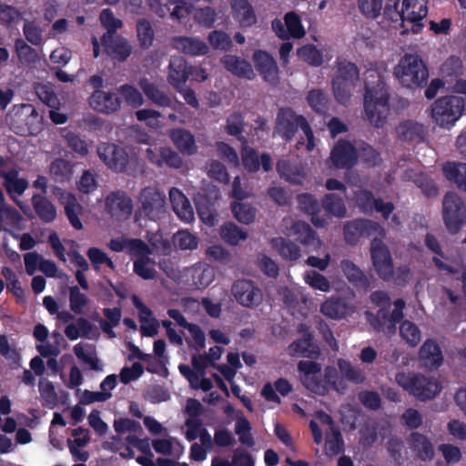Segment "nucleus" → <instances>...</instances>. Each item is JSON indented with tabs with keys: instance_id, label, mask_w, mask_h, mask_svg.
<instances>
[{
	"instance_id": "nucleus-1",
	"label": "nucleus",
	"mask_w": 466,
	"mask_h": 466,
	"mask_svg": "<svg viewBox=\"0 0 466 466\" xmlns=\"http://www.w3.org/2000/svg\"><path fill=\"white\" fill-rule=\"evenodd\" d=\"M354 235H376L370 245L371 259L376 272L384 279L393 276V263L388 247L377 236L383 237L384 229L377 223L370 220H360L349 223L345 227V238L348 242L355 241Z\"/></svg>"
},
{
	"instance_id": "nucleus-2",
	"label": "nucleus",
	"mask_w": 466,
	"mask_h": 466,
	"mask_svg": "<svg viewBox=\"0 0 466 466\" xmlns=\"http://www.w3.org/2000/svg\"><path fill=\"white\" fill-rule=\"evenodd\" d=\"M364 117L374 127H382L390 112L389 92L380 71L373 68L364 73Z\"/></svg>"
},
{
	"instance_id": "nucleus-3",
	"label": "nucleus",
	"mask_w": 466,
	"mask_h": 466,
	"mask_svg": "<svg viewBox=\"0 0 466 466\" xmlns=\"http://www.w3.org/2000/svg\"><path fill=\"white\" fill-rule=\"evenodd\" d=\"M298 371L302 384L311 392L325 395L330 389L342 392L346 386L338 376L334 367H327L322 372L321 365L312 360H300Z\"/></svg>"
},
{
	"instance_id": "nucleus-4",
	"label": "nucleus",
	"mask_w": 466,
	"mask_h": 466,
	"mask_svg": "<svg viewBox=\"0 0 466 466\" xmlns=\"http://www.w3.org/2000/svg\"><path fill=\"white\" fill-rule=\"evenodd\" d=\"M314 441L320 444L324 441V453L333 457L341 453L344 450V441L340 431L334 425L331 417L318 411L309 422Z\"/></svg>"
},
{
	"instance_id": "nucleus-5",
	"label": "nucleus",
	"mask_w": 466,
	"mask_h": 466,
	"mask_svg": "<svg viewBox=\"0 0 466 466\" xmlns=\"http://www.w3.org/2000/svg\"><path fill=\"white\" fill-rule=\"evenodd\" d=\"M466 103L463 97L448 95L436 99L430 106L432 123L442 129L451 130L461 118Z\"/></svg>"
},
{
	"instance_id": "nucleus-6",
	"label": "nucleus",
	"mask_w": 466,
	"mask_h": 466,
	"mask_svg": "<svg viewBox=\"0 0 466 466\" xmlns=\"http://www.w3.org/2000/svg\"><path fill=\"white\" fill-rule=\"evenodd\" d=\"M299 127L303 131L307 141L306 143L299 141L298 148L300 149L305 145L308 152L312 151L316 146L312 130L306 118L297 115L291 109L282 108L278 113L274 136L278 135L285 140H290Z\"/></svg>"
},
{
	"instance_id": "nucleus-7",
	"label": "nucleus",
	"mask_w": 466,
	"mask_h": 466,
	"mask_svg": "<svg viewBox=\"0 0 466 466\" xmlns=\"http://www.w3.org/2000/svg\"><path fill=\"white\" fill-rule=\"evenodd\" d=\"M394 76L403 87L416 89L428 80V69L417 54H405L394 67Z\"/></svg>"
},
{
	"instance_id": "nucleus-8",
	"label": "nucleus",
	"mask_w": 466,
	"mask_h": 466,
	"mask_svg": "<svg viewBox=\"0 0 466 466\" xmlns=\"http://www.w3.org/2000/svg\"><path fill=\"white\" fill-rule=\"evenodd\" d=\"M396 382L414 397L426 400L434 398L441 390L439 380L424 375L398 373Z\"/></svg>"
},
{
	"instance_id": "nucleus-9",
	"label": "nucleus",
	"mask_w": 466,
	"mask_h": 466,
	"mask_svg": "<svg viewBox=\"0 0 466 466\" xmlns=\"http://www.w3.org/2000/svg\"><path fill=\"white\" fill-rule=\"evenodd\" d=\"M370 299L372 303L380 308L378 312V325L373 324L374 327L387 335L393 334L395 332V323L403 317L404 301L402 299L395 300L393 303L394 309L389 313L388 308L390 307V302L386 293L382 291L373 292Z\"/></svg>"
},
{
	"instance_id": "nucleus-10",
	"label": "nucleus",
	"mask_w": 466,
	"mask_h": 466,
	"mask_svg": "<svg viewBox=\"0 0 466 466\" xmlns=\"http://www.w3.org/2000/svg\"><path fill=\"white\" fill-rule=\"evenodd\" d=\"M8 118L10 125L19 134L35 136L44 127L43 116L29 104L14 106Z\"/></svg>"
},
{
	"instance_id": "nucleus-11",
	"label": "nucleus",
	"mask_w": 466,
	"mask_h": 466,
	"mask_svg": "<svg viewBox=\"0 0 466 466\" xmlns=\"http://www.w3.org/2000/svg\"><path fill=\"white\" fill-rule=\"evenodd\" d=\"M176 281L195 289H204L210 285L215 279V270L206 263H197L182 271L167 272Z\"/></svg>"
},
{
	"instance_id": "nucleus-12",
	"label": "nucleus",
	"mask_w": 466,
	"mask_h": 466,
	"mask_svg": "<svg viewBox=\"0 0 466 466\" xmlns=\"http://www.w3.org/2000/svg\"><path fill=\"white\" fill-rule=\"evenodd\" d=\"M165 196L155 187L144 188L139 196V208L136 213V219L148 218L157 220L166 210Z\"/></svg>"
},
{
	"instance_id": "nucleus-13",
	"label": "nucleus",
	"mask_w": 466,
	"mask_h": 466,
	"mask_svg": "<svg viewBox=\"0 0 466 466\" xmlns=\"http://www.w3.org/2000/svg\"><path fill=\"white\" fill-rule=\"evenodd\" d=\"M359 71L357 66L350 62H341L333 79V92L337 101L347 105L350 98V87L354 79H357Z\"/></svg>"
},
{
	"instance_id": "nucleus-14",
	"label": "nucleus",
	"mask_w": 466,
	"mask_h": 466,
	"mask_svg": "<svg viewBox=\"0 0 466 466\" xmlns=\"http://www.w3.org/2000/svg\"><path fill=\"white\" fill-rule=\"evenodd\" d=\"M97 155L103 163L110 169L121 172L136 161V157H129L127 150L115 144L102 143L97 147Z\"/></svg>"
},
{
	"instance_id": "nucleus-15",
	"label": "nucleus",
	"mask_w": 466,
	"mask_h": 466,
	"mask_svg": "<svg viewBox=\"0 0 466 466\" xmlns=\"http://www.w3.org/2000/svg\"><path fill=\"white\" fill-rule=\"evenodd\" d=\"M356 309V301L350 297L331 296L326 298L319 305L320 313L335 320L350 317Z\"/></svg>"
},
{
	"instance_id": "nucleus-16",
	"label": "nucleus",
	"mask_w": 466,
	"mask_h": 466,
	"mask_svg": "<svg viewBox=\"0 0 466 466\" xmlns=\"http://www.w3.org/2000/svg\"><path fill=\"white\" fill-rule=\"evenodd\" d=\"M443 219L451 233H457L464 218V207L460 197L452 192L446 194L443 199Z\"/></svg>"
},
{
	"instance_id": "nucleus-17",
	"label": "nucleus",
	"mask_w": 466,
	"mask_h": 466,
	"mask_svg": "<svg viewBox=\"0 0 466 466\" xmlns=\"http://www.w3.org/2000/svg\"><path fill=\"white\" fill-rule=\"evenodd\" d=\"M283 228L289 236L297 237L301 243L308 247L309 251H316L322 246L321 240L305 222L286 218L283 219Z\"/></svg>"
},
{
	"instance_id": "nucleus-18",
	"label": "nucleus",
	"mask_w": 466,
	"mask_h": 466,
	"mask_svg": "<svg viewBox=\"0 0 466 466\" xmlns=\"http://www.w3.org/2000/svg\"><path fill=\"white\" fill-rule=\"evenodd\" d=\"M403 23L411 24V30L418 34L422 28L420 23L428 15V0H403L398 12Z\"/></svg>"
},
{
	"instance_id": "nucleus-19",
	"label": "nucleus",
	"mask_w": 466,
	"mask_h": 466,
	"mask_svg": "<svg viewBox=\"0 0 466 466\" xmlns=\"http://www.w3.org/2000/svg\"><path fill=\"white\" fill-rule=\"evenodd\" d=\"M162 5L158 0H150V8L159 16H165L170 12V15L174 19L181 20L188 14L193 12L194 4L201 2V0H164ZM210 0H202V2H209Z\"/></svg>"
},
{
	"instance_id": "nucleus-20",
	"label": "nucleus",
	"mask_w": 466,
	"mask_h": 466,
	"mask_svg": "<svg viewBox=\"0 0 466 466\" xmlns=\"http://www.w3.org/2000/svg\"><path fill=\"white\" fill-rule=\"evenodd\" d=\"M231 292L235 299L243 307H255L262 300L261 290L250 280L235 281Z\"/></svg>"
},
{
	"instance_id": "nucleus-21",
	"label": "nucleus",
	"mask_w": 466,
	"mask_h": 466,
	"mask_svg": "<svg viewBox=\"0 0 466 466\" xmlns=\"http://www.w3.org/2000/svg\"><path fill=\"white\" fill-rule=\"evenodd\" d=\"M106 212L116 220L127 219L133 211L132 201L124 192H113L105 200Z\"/></svg>"
},
{
	"instance_id": "nucleus-22",
	"label": "nucleus",
	"mask_w": 466,
	"mask_h": 466,
	"mask_svg": "<svg viewBox=\"0 0 466 466\" xmlns=\"http://www.w3.org/2000/svg\"><path fill=\"white\" fill-rule=\"evenodd\" d=\"M299 332L303 334V338L294 341L288 347V354L291 357H318L319 355V349L313 343L308 326L304 324L299 325Z\"/></svg>"
},
{
	"instance_id": "nucleus-23",
	"label": "nucleus",
	"mask_w": 466,
	"mask_h": 466,
	"mask_svg": "<svg viewBox=\"0 0 466 466\" xmlns=\"http://www.w3.org/2000/svg\"><path fill=\"white\" fill-rule=\"evenodd\" d=\"M18 174V170L14 173H9V176L4 179L3 186L5 187L11 199L20 208L23 213L31 217L29 207L18 199L28 187L27 180L24 177H20Z\"/></svg>"
},
{
	"instance_id": "nucleus-24",
	"label": "nucleus",
	"mask_w": 466,
	"mask_h": 466,
	"mask_svg": "<svg viewBox=\"0 0 466 466\" xmlns=\"http://www.w3.org/2000/svg\"><path fill=\"white\" fill-rule=\"evenodd\" d=\"M272 29L280 38H288L289 36L300 38L305 35L299 16L293 12L285 15L284 24L280 20H274Z\"/></svg>"
},
{
	"instance_id": "nucleus-25",
	"label": "nucleus",
	"mask_w": 466,
	"mask_h": 466,
	"mask_svg": "<svg viewBox=\"0 0 466 466\" xmlns=\"http://www.w3.org/2000/svg\"><path fill=\"white\" fill-rule=\"evenodd\" d=\"M56 196L65 208L66 215L76 229H82L83 225L79 218V215L83 211L82 206L77 202L76 197L69 192H66L60 188L56 190Z\"/></svg>"
},
{
	"instance_id": "nucleus-26",
	"label": "nucleus",
	"mask_w": 466,
	"mask_h": 466,
	"mask_svg": "<svg viewBox=\"0 0 466 466\" xmlns=\"http://www.w3.org/2000/svg\"><path fill=\"white\" fill-rule=\"evenodd\" d=\"M358 156L354 147L346 141H339L330 154V162L337 168L350 167L357 161Z\"/></svg>"
},
{
	"instance_id": "nucleus-27",
	"label": "nucleus",
	"mask_w": 466,
	"mask_h": 466,
	"mask_svg": "<svg viewBox=\"0 0 466 466\" xmlns=\"http://www.w3.org/2000/svg\"><path fill=\"white\" fill-rule=\"evenodd\" d=\"M90 106L100 113L111 114L120 108L119 99L112 93L96 90L89 98Z\"/></svg>"
},
{
	"instance_id": "nucleus-28",
	"label": "nucleus",
	"mask_w": 466,
	"mask_h": 466,
	"mask_svg": "<svg viewBox=\"0 0 466 466\" xmlns=\"http://www.w3.org/2000/svg\"><path fill=\"white\" fill-rule=\"evenodd\" d=\"M169 199L176 215L184 222L194 220V210L187 197L177 188L169 190Z\"/></svg>"
},
{
	"instance_id": "nucleus-29",
	"label": "nucleus",
	"mask_w": 466,
	"mask_h": 466,
	"mask_svg": "<svg viewBox=\"0 0 466 466\" xmlns=\"http://www.w3.org/2000/svg\"><path fill=\"white\" fill-rule=\"evenodd\" d=\"M102 43L106 52L113 59L123 61L130 55L131 47L127 40L122 37L105 34L102 37Z\"/></svg>"
},
{
	"instance_id": "nucleus-30",
	"label": "nucleus",
	"mask_w": 466,
	"mask_h": 466,
	"mask_svg": "<svg viewBox=\"0 0 466 466\" xmlns=\"http://www.w3.org/2000/svg\"><path fill=\"white\" fill-rule=\"evenodd\" d=\"M230 8L233 18L241 27L256 24L257 16L248 0H231Z\"/></svg>"
},
{
	"instance_id": "nucleus-31",
	"label": "nucleus",
	"mask_w": 466,
	"mask_h": 466,
	"mask_svg": "<svg viewBox=\"0 0 466 466\" xmlns=\"http://www.w3.org/2000/svg\"><path fill=\"white\" fill-rule=\"evenodd\" d=\"M139 86L144 94L154 104L159 106H169L176 110L180 106L177 103H173L172 99L160 90L154 83L144 77L139 80Z\"/></svg>"
},
{
	"instance_id": "nucleus-32",
	"label": "nucleus",
	"mask_w": 466,
	"mask_h": 466,
	"mask_svg": "<svg viewBox=\"0 0 466 466\" xmlns=\"http://www.w3.org/2000/svg\"><path fill=\"white\" fill-rule=\"evenodd\" d=\"M358 206L365 212H371L376 210L385 218H388L389 215L393 210V205L390 202L383 203L380 200L374 199L372 195L368 191H360L356 198Z\"/></svg>"
},
{
	"instance_id": "nucleus-33",
	"label": "nucleus",
	"mask_w": 466,
	"mask_h": 466,
	"mask_svg": "<svg viewBox=\"0 0 466 466\" xmlns=\"http://www.w3.org/2000/svg\"><path fill=\"white\" fill-rule=\"evenodd\" d=\"M254 63L264 80L275 83L278 77V68L274 59L267 53L257 51L254 54Z\"/></svg>"
},
{
	"instance_id": "nucleus-34",
	"label": "nucleus",
	"mask_w": 466,
	"mask_h": 466,
	"mask_svg": "<svg viewBox=\"0 0 466 466\" xmlns=\"http://www.w3.org/2000/svg\"><path fill=\"white\" fill-rule=\"evenodd\" d=\"M24 227L25 220L15 208L7 204L0 207V232L10 228L22 230Z\"/></svg>"
},
{
	"instance_id": "nucleus-35",
	"label": "nucleus",
	"mask_w": 466,
	"mask_h": 466,
	"mask_svg": "<svg viewBox=\"0 0 466 466\" xmlns=\"http://www.w3.org/2000/svg\"><path fill=\"white\" fill-rule=\"evenodd\" d=\"M108 247L116 252L127 251L132 257L148 253V247L139 239L116 238L110 241Z\"/></svg>"
},
{
	"instance_id": "nucleus-36",
	"label": "nucleus",
	"mask_w": 466,
	"mask_h": 466,
	"mask_svg": "<svg viewBox=\"0 0 466 466\" xmlns=\"http://www.w3.org/2000/svg\"><path fill=\"white\" fill-rule=\"evenodd\" d=\"M147 155L148 159L157 165L162 166L163 164H167L172 167L178 168L181 167L182 160L177 154L171 151L169 148H152L148 147L147 149Z\"/></svg>"
},
{
	"instance_id": "nucleus-37",
	"label": "nucleus",
	"mask_w": 466,
	"mask_h": 466,
	"mask_svg": "<svg viewBox=\"0 0 466 466\" xmlns=\"http://www.w3.org/2000/svg\"><path fill=\"white\" fill-rule=\"evenodd\" d=\"M189 76L188 67L182 57H174L170 61L168 82L176 88H180Z\"/></svg>"
},
{
	"instance_id": "nucleus-38",
	"label": "nucleus",
	"mask_w": 466,
	"mask_h": 466,
	"mask_svg": "<svg viewBox=\"0 0 466 466\" xmlns=\"http://www.w3.org/2000/svg\"><path fill=\"white\" fill-rule=\"evenodd\" d=\"M157 453L179 458L184 453L183 445L174 437L157 438L152 441Z\"/></svg>"
},
{
	"instance_id": "nucleus-39",
	"label": "nucleus",
	"mask_w": 466,
	"mask_h": 466,
	"mask_svg": "<svg viewBox=\"0 0 466 466\" xmlns=\"http://www.w3.org/2000/svg\"><path fill=\"white\" fill-rule=\"evenodd\" d=\"M173 44L177 50L191 56L206 55L208 52V46L198 38L177 37Z\"/></svg>"
},
{
	"instance_id": "nucleus-40",
	"label": "nucleus",
	"mask_w": 466,
	"mask_h": 466,
	"mask_svg": "<svg viewBox=\"0 0 466 466\" xmlns=\"http://www.w3.org/2000/svg\"><path fill=\"white\" fill-rule=\"evenodd\" d=\"M221 63L227 70L236 76H244L247 78H252L254 76L251 65L238 56L231 55L225 56L221 59Z\"/></svg>"
},
{
	"instance_id": "nucleus-41",
	"label": "nucleus",
	"mask_w": 466,
	"mask_h": 466,
	"mask_svg": "<svg viewBox=\"0 0 466 466\" xmlns=\"http://www.w3.org/2000/svg\"><path fill=\"white\" fill-rule=\"evenodd\" d=\"M444 177L466 192V163L448 162L443 165Z\"/></svg>"
},
{
	"instance_id": "nucleus-42",
	"label": "nucleus",
	"mask_w": 466,
	"mask_h": 466,
	"mask_svg": "<svg viewBox=\"0 0 466 466\" xmlns=\"http://www.w3.org/2000/svg\"><path fill=\"white\" fill-rule=\"evenodd\" d=\"M32 204L37 216L44 222H52L56 218V207L45 197L35 194L32 197Z\"/></svg>"
},
{
	"instance_id": "nucleus-43",
	"label": "nucleus",
	"mask_w": 466,
	"mask_h": 466,
	"mask_svg": "<svg viewBox=\"0 0 466 466\" xmlns=\"http://www.w3.org/2000/svg\"><path fill=\"white\" fill-rule=\"evenodd\" d=\"M420 357L424 365L430 368L438 367L442 362L441 351L438 344L432 340L424 342L420 350Z\"/></svg>"
},
{
	"instance_id": "nucleus-44",
	"label": "nucleus",
	"mask_w": 466,
	"mask_h": 466,
	"mask_svg": "<svg viewBox=\"0 0 466 466\" xmlns=\"http://www.w3.org/2000/svg\"><path fill=\"white\" fill-rule=\"evenodd\" d=\"M410 445L417 456L423 461H430L433 458L434 451L431 441L423 435L412 433Z\"/></svg>"
},
{
	"instance_id": "nucleus-45",
	"label": "nucleus",
	"mask_w": 466,
	"mask_h": 466,
	"mask_svg": "<svg viewBox=\"0 0 466 466\" xmlns=\"http://www.w3.org/2000/svg\"><path fill=\"white\" fill-rule=\"evenodd\" d=\"M49 331L46 327L42 324H37L34 329V337L39 342L36 345L37 351L42 356H56L59 353V350L56 347L51 346L47 343L46 339L48 337Z\"/></svg>"
},
{
	"instance_id": "nucleus-46",
	"label": "nucleus",
	"mask_w": 466,
	"mask_h": 466,
	"mask_svg": "<svg viewBox=\"0 0 466 466\" xmlns=\"http://www.w3.org/2000/svg\"><path fill=\"white\" fill-rule=\"evenodd\" d=\"M271 247L284 258L294 260L300 256L299 248L281 237L272 238Z\"/></svg>"
},
{
	"instance_id": "nucleus-47",
	"label": "nucleus",
	"mask_w": 466,
	"mask_h": 466,
	"mask_svg": "<svg viewBox=\"0 0 466 466\" xmlns=\"http://www.w3.org/2000/svg\"><path fill=\"white\" fill-rule=\"evenodd\" d=\"M178 370L187 379L192 388L208 391L213 387L212 381L209 379L196 373L194 369H191L188 365L180 364Z\"/></svg>"
},
{
	"instance_id": "nucleus-48",
	"label": "nucleus",
	"mask_w": 466,
	"mask_h": 466,
	"mask_svg": "<svg viewBox=\"0 0 466 466\" xmlns=\"http://www.w3.org/2000/svg\"><path fill=\"white\" fill-rule=\"evenodd\" d=\"M220 238L229 245H238L246 240L248 233L232 222L225 223L219 230Z\"/></svg>"
},
{
	"instance_id": "nucleus-49",
	"label": "nucleus",
	"mask_w": 466,
	"mask_h": 466,
	"mask_svg": "<svg viewBox=\"0 0 466 466\" xmlns=\"http://www.w3.org/2000/svg\"><path fill=\"white\" fill-rule=\"evenodd\" d=\"M149 254L150 249L148 248L147 255L133 256L136 258L134 261V271L144 279H152L156 276L155 264L147 257Z\"/></svg>"
},
{
	"instance_id": "nucleus-50",
	"label": "nucleus",
	"mask_w": 466,
	"mask_h": 466,
	"mask_svg": "<svg viewBox=\"0 0 466 466\" xmlns=\"http://www.w3.org/2000/svg\"><path fill=\"white\" fill-rule=\"evenodd\" d=\"M171 139L179 150L187 154L196 152V145L193 136L183 129H176L171 132Z\"/></svg>"
},
{
	"instance_id": "nucleus-51",
	"label": "nucleus",
	"mask_w": 466,
	"mask_h": 466,
	"mask_svg": "<svg viewBox=\"0 0 466 466\" xmlns=\"http://www.w3.org/2000/svg\"><path fill=\"white\" fill-rule=\"evenodd\" d=\"M277 170L281 177L292 184H300L306 177V173L303 169L292 167L286 160L278 162Z\"/></svg>"
},
{
	"instance_id": "nucleus-52",
	"label": "nucleus",
	"mask_w": 466,
	"mask_h": 466,
	"mask_svg": "<svg viewBox=\"0 0 466 466\" xmlns=\"http://www.w3.org/2000/svg\"><path fill=\"white\" fill-rule=\"evenodd\" d=\"M76 356L93 370H100V362L96 358L94 348L88 344L78 343L74 346Z\"/></svg>"
},
{
	"instance_id": "nucleus-53",
	"label": "nucleus",
	"mask_w": 466,
	"mask_h": 466,
	"mask_svg": "<svg viewBox=\"0 0 466 466\" xmlns=\"http://www.w3.org/2000/svg\"><path fill=\"white\" fill-rule=\"evenodd\" d=\"M433 261L441 270L446 271L447 274L451 275L456 280L461 282L466 295V267L458 263L454 266L449 265L438 257H434Z\"/></svg>"
},
{
	"instance_id": "nucleus-54",
	"label": "nucleus",
	"mask_w": 466,
	"mask_h": 466,
	"mask_svg": "<svg viewBox=\"0 0 466 466\" xmlns=\"http://www.w3.org/2000/svg\"><path fill=\"white\" fill-rule=\"evenodd\" d=\"M299 208L305 212L312 215L311 221L316 227H323L325 221L316 217L317 211L319 209L318 201L309 194H301L298 197Z\"/></svg>"
},
{
	"instance_id": "nucleus-55",
	"label": "nucleus",
	"mask_w": 466,
	"mask_h": 466,
	"mask_svg": "<svg viewBox=\"0 0 466 466\" xmlns=\"http://www.w3.org/2000/svg\"><path fill=\"white\" fill-rule=\"evenodd\" d=\"M401 339L410 347H416L421 340L419 327L410 320H404L400 326Z\"/></svg>"
},
{
	"instance_id": "nucleus-56",
	"label": "nucleus",
	"mask_w": 466,
	"mask_h": 466,
	"mask_svg": "<svg viewBox=\"0 0 466 466\" xmlns=\"http://www.w3.org/2000/svg\"><path fill=\"white\" fill-rule=\"evenodd\" d=\"M303 279L307 285L315 290L324 293L330 291L331 284L329 280L322 274L315 270H308L303 275Z\"/></svg>"
},
{
	"instance_id": "nucleus-57",
	"label": "nucleus",
	"mask_w": 466,
	"mask_h": 466,
	"mask_svg": "<svg viewBox=\"0 0 466 466\" xmlns=\"http://www.w3.org/2000/svg\"><path fill=\"white\" fill-rule=\"evenodd\" d=\"M338 367L341 375L352 382L361 383L366 378V374L362 369L353 366L346 360L339 359L338 360Z\"/></svg>"
},
{
	"instance_id": "nucleus-58",
	"label": "nucleus",
	"mask_w": 466,
	"mask_h": 466,
	"mask_svg": "<svg viewBox=\"0 0 466 466\" xmlns=\"http://www.w3.org/2000/svg\"><path fill=\"white\" fill-rule=\"evenodd\" d=\"M91 330L90 323L85 319H78L76 322L69 324L66 329V336L75 340L81 337H86Z\"/></svg>"
},
{
	"instance_id": "nucleus-59",
	"label": "nucleus",
	"mask_w": 466,
	"mask_h": 466,
	"mask_svg": "<svg viewBox=\"0 0 466 466\" xmlns=\"http://www.w3.org/2000/svg\"><path fill=\"white\" fill-rule=\"evenodd\" d=\"M15 51L21 63L31 65L37 59L35 51L21 38L15 40Z\"/></svg>"
},
{
	"instance_id": "nucleus-60",
	"label": "nucleus",
	"mask_w": 466,
	"mask_h": 466,
	"mask_svg": "<svg viewBox=\"0 0 466 466\" xmlns=\"http://www.w3.org/2000/svg\"><path fill=\"white\" fill-rule=\"evenodd\" d=\"M198 214L203 223L209 227H213L217 223V217L208 203V200L198 196L196 199Z\"/></svg>"
},
{
	"instance_id": "nucleus-61",
	"label": "nucleus",
	"mask_w": 466,
	"mask_h": 466,
	"mask_svg": "<svg viewBox=\"0 0 466 466\" xmlns=\"http://www.w3.org/2000/svg\"><path fill=\"white\" fill-rule=\"evenodd\" d=\"M231 209L235 218L240 223L249 224L255 219L256 211L249 205L243 203H233Z\"/></svg>"
},
{
	"instance_id": "nucleus-62",
	"label": "nucleus",
	"mask_w": 466,
	"mask_h": 466,
	"mask_svg": "<svg viewBox=\"0 0 466 466\" xmlns=\"http://www.w3.org/2000/svg\"><path fill=\"white\" fill-rule=\"evenodd\" d=\"M126 103L132 107H138L143 105L144 98L138 89L130 85L121 86L118 89Z\"/></svg>"
},
{
	"instance_id": "nucleus-63",
	"label": "nucleus",
	"mask_w": 466,
	"mask_h": 466,
	"mask_svg": "<svg viewBox=\"0 0 466 466\" xmlns=\"http://www.w3.org/2000/svg\"><path fill=\"white\" fill-rule=\"evenodd\" d=\"M298 56L300 59L311 66H319L323 62L321 52L312 45H306L300 47L298 50Z\"/></svg>"
},
{
	"instance_id": "nucleus-64",
	"label": "nucleus",
	"mask_w": 466,
	"mask_h": 466,
	"mask_svg": "<svg viewBox=\"0 0 466 466\" xmlns=\"http://www.w3.org/2000/svg\"><path fill=\"white\" fill-rule=\"evenodd\" d=\"M323 207L327 212L339 218L346 214V208L342 199L334 194L326 195L323 199Z\"/></svg>"
}]
</instances>
